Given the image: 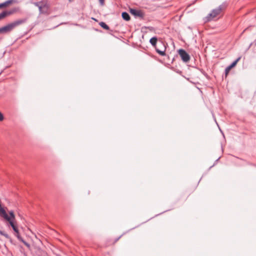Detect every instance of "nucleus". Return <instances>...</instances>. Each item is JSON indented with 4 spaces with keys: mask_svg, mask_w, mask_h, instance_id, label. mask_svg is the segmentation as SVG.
Returning <instances> with one entry per match:
<instances>
[{
    "mask_svg": "<svg viewBox=\"0 0 256 256\" xmlns=\"http://www.w3.org/2000/svg\"><path fill=\"white\" fill-rule=\"evenodd\" d=\"M34 4L38 8L40 13V14H48L50 7L48 4L46 3H44L42 2H36Z\"/></svg>",
    "mask_w": 256,
    "mask_h": 256,
    "instance_id": "obj_1",
    "label": "nucleus"
},
{
    "mask_svg": "<svg viewBox=\"0 0 256 256\" xmlns=\"http://www.w3.org/2000/svg\"><path fill=\"white\" fill-rule=\"evenodd\" d=\"M166 44L162 40H159L158 44L154 48L156 52L161 56H166Z\"/></svg>",
    "mask_w": 256,
    "mask_h": 256,
    "instance_id": "obj_2",
    "label": "nucleus"
},
{
    "mask_svg": "<svg viewBox=\"0 0 256 256\" xmlns=\"http://www.w3.org/2000/svg\"><path fill=\"white\" fill-rule=\"evenodd\" d=\"M10 216H8L4 209L0 214V216L3 218L6 221L10 222H14L15 220V215L13 210H10L8 212Z\"/></svg>",
    "mask_w": 256,
    "mask_h": 256,
    "instance_id": "obj_3",
    "label": "nucleus"
},
{
    "mask_svg": "<svg viewBox=\"0 0 256 256\" xmlns=\"http://www.w3.org/2000/svg\"><path fill=\"white\" fill-rule=\"evenodd\" d=\"M26 21H27L26 18L18 19V20H16L8 24L10 30L12 32L16 27L18 26H19L24 24L25 22H26Z\"/></svg>",
    "mask_w": 256,
    "mask_h": 256,
    "instance_id": "obj_4",
    "label": "nucleus"
},
{
    "mask_svg": "<svg viewBox=\"0 0 256 256\" xmlns=\"http://www.w3.org/2000/svg\"><path fill=\"white\" fill-rule=\"evenodd\" d=\"M178 54L183 62H188L190 60V56L182 48L178 50Z\"/></svg>",
    "mask_w": 256,
    "mask_h": 256,
    "instance_id": "obj_5",
    "label": "nucleus"
},
{
    "mask_svg": "<svg viewBox=\"0 0 256 256\" xmlns=\"http://www.w3.org/2000/svg\"><path fill=\"white\" fill-rule=\"evenodd\" d=\"M220 8H216L215 9H214L212 12L209 14L208 16L206 18V21H210L212 20L214 18H216L217 16H218L220 13L221 12L220 11Z\"/></svg>",
    "mask_w": 256,
    "mask_h": 256,
    "instance_id": "obj_6",
    "label": "nucleus"
},
{
    "mask_svg": "<svg viewBox=\"0 0 256 256\" xmlns=\"http://www.w3.org/2000/svg\"><path fill=\"white\" fill-rule=\"evenodd\" d=\"M130 13L134 16L135 17H139L140 18L143 19L144 16V13L141 10L134 8L130 9Z\"/></svg>",
    "mask_w": 256,
    "mask_h": 256,
    "instance_id": "obj_7",
    "label": "nucleus"
},
{
    "mask_svg": "<svg viewBox=\"0 0 256 256\" xmlns=\"http://www.w3.org/2000/svg\"><path fill=\"white\" fill-rule=\"evenodd\" d=\"M241 58L238 57V58H236L234 61L230 66H227L224 70L225 72V76L226 77L228 74L230 70L234 67L236 64L240 60Z\"/></svg>",
    "mask_w": 256,
    "mask_h": 256,
    "instance_id": "obj_8",
    "label": "nucleus"
},
{
    "mask_svg": "<svg viewBox=\"0 0 256 256\" xmlns=\"http://www.w3.org/2000/svg\"><path fill=\"white\" fill-rule=\"evenodd\" d=\"M18 3V0H7L3 2L0 3V9L8 7L12 4Z\"/></svg>",
    "mask_w": 256,
    "mask_h": 256,
    "instance_id": "obj_9",
    "label": "nucleus"
},
{
    "mask_svg": "<svg viewBox=\"0 0 256 256\" xmlns=\"http://www.w3.org/2000/svg\"><path fill=\"white\" fill-rule=\"evenodd\" d=\"M10 32L11 30L8 24L0 28V34H6Z\"/></svg>",
    "mask_w": 256,
    "mask_h": 256,
    "instance_id": "obj_10",
    "label": "nucleus"
},
{
    "mask_svg": "<svg viewBox=\"0 0 256 256\" xmlns=\"http://www.w3.org/2000/svg\"><path fill=\"white\" fill-rule=\"evenodd\" d=\"M18 8H14L10 10H4V13L5 14L6 17V16H10L14 14L15 12H16L18 11Z\"/></svg>",
    "mask_w": 256,
    "mask_h": 256,
    "instance_id": "obj_11",
    "label": "nucleus"
},
{
    "mask_svg": "<svg viewBox=\"0 0 256 256\" xmlns=\"http://www.w3.org/2000/svg\"><path fill=\"white\" fill-rule=\"evenodd\" d=\"M158 38L156 36L152 37L150 40V44L154 48H155L156 46L158 44Z\"/></svg>",
    "mask_w": 256,
    "mask_h": 256,
    "instance_id": "obj_12",
    "label": "nucleus"
},
{
    "mask_svg": "<svg viewBox=\"0 0 256 256\" xmlns=\"http://www.w3.org/2000/svg\"><path fill=\"white\" fill-rule=\"evenodd\" d=\"M122 18L126 21H129L130 19V14L126 12H124L122 14Z\"/></svg>",
    "mask_w": 256,
    "mask_h": 256,
    "instance_id": "obj_13",
    "label": "nucleus"
},
{
    "mask_svg": "<svg viewBox=\"0 0 256 256\" xmlns=\"http://www.w3.org/2000/svg\"><path fill=\"white\" fill-rule=\"evenodd\" d=\"M9 224L11 226V227L12 228V230L15 232V233H18V229L17 227L16 224H15L14 222H10Z\"/></svg>",
    "mask_w": 256,
    "mask_h": 256,
    "instance_id": "obj_14",
    "label": "nucleus"
},
{
    "mask_svg": "<svg viewBox=\"0 0 256 256\" xmlns=\"http://www.w3.org/2000/svg\"><path fill=\"white\" fill-rule=\"evenodd\" d=\"M228 6V4L226 2H224L222 4H220V6H219L218 8H220V12H222V11H223Z\"/></svg>",
    "mask_w": 256,
    "mask_h": 256,
    "instance_id": "obj_15",
    "label": "nucleus"
},
{
    "mask_svg": "<svg viewBox=\"0 0 256 256\" xmlns=\"http://www.w3.org/2000/svg\"><path fill=\"white\" fill-rule=\"evenodd\" d=\"M0 234L2 236H4L6 238L8 239L11 243H12V238L9 236V235L6 233L5 232L0 230Z\"/></svg>",
    "mask_w": 256,
    "mask_h": 256,
    "instance_id": "obj_16",
    "label": "nucleus"
},
{
    "mask_svg": "<svg viewBox=\"0 0 256 256\" xmlns=\"http://www.w3.org/2000/svg\"><path fill=\"white\" fill-rule=\"evenodd\" d=\"M18 240L22 242L28 248H30V244L26 241H25L22 236H18Z\"/></svg>",
    "mask_w": 256,
    "mask_h": 256,
    "instance_id": "obj_17",
    "label": "nucleus"
},
{
    "mask_svg": "<svg viewBox=\"0 0 256 256\" xmlns=\"http://www.w3.org/2000/svg\"><path fill=\"white\" fill-rule=\"evenodd\" d=\"M100 26L104 29L108 30L110 29L109 26L104 22H101L99 23Z\"/></svg>",
    "mask_w": 256,
    "mask_h": 256,
    "instance_id": "obj_18",
    "label": "nucleus"
},
{
    "mask_svg": "<svg viewBox=\"0 0 256 256\" xmlns=\"http://www.w3.org/2000/svg\"><path fill=\"white\" fill-rule=\"evenodd\" d=\"M235 158L238 159V160H240V161H242V162H244V163H245L246 164H248V165H250V166H252L253 165L252 163H250V162H247L246 160L242 159V158H238V157H236V156H235Z\"/></svg>",
    "mask_w": 256,
    "mask_h": 256,
    "instance_id": "obj_19",
    "label": "nucleus"
},
{
    "mask_svg": "<svg viewBox=\"0 0 256 256\" xmlns=\"http://www.w3.org/2000/svg\"><path fill=\"white\" fill-rule=\"evenodd\" d=\"M5 18V14L4 13V12L2 11L1 13H0V20L4 19Z\"/></svg>",
    "mask_w": 256,
    "mask_h": 256,
    "instance_id": "obj_20",
    "label": "nucleus"
},
{
    "mask_svg": "<svg viewBox=\"0 0 256 256\" xmlns=\"http://www.w3.org/2000/svg\"><path fill=\"white\" fill-rule=\"evenodd\" d=\"M200 71L206 78H208V74L203 70L200 69Z\"/></svg>",
    "mask_w": 256,
    "mask_h": 256,
    "instance_id": "obj_21",
    "label": "nucleus"
},
{
    "mask_svg": "<svg viewBox=\"0 0 256 256\" xmlns=\"http://www.w3.org/2000/svg\"><path fill=\"white\" fill-rule=\"evenodd\" d=\"M4 119V116L0 112V121L3 120Z\"/></svg>",
    "mask_w": 256,
    "mask_h": 256,
    "instance_id": "obj_22",
    "label": "nucleus"
},
{
    "mask_svg": "<svg viewBox=\"0 0 256 256\" xmlns=\"http://www.w3.org/2000/svg\"><path fill=\"white\" fill-rule=\"evenodd\" d=\"M101 6H104V0H98Z\"/></svg>",
    "mask_w": 256,
    "mask_h": 256,
    "instance_id": "obj_23",
    "label": "nucleus"
},
{
    "mask_svg": "<svg viewBox=\"0 0 256 256\" xmlns=\"http://www.w3.org/2000/svg\"><path fill=\"white\" fill-rule=\"evenodd\" d=\"M236 164L238 166H243L244 165V164L242 162H236Z\"/></svg>",
    "mask_w": 256,
    "mask_h": 256,
    "instance_id": "obj_24",
    "label": "nucleus"
},
{
    "mask_svg": "<svg viewBox=\"0 0 256 256\" xmlns=\"http://www.w3.org/2000/svg\"><path fill=\"white\" fill-rule=\"evenodd\" d=\"M15 236L18 238V236H21L20 234V232H19V230H18V233H16L15 234Z\"/></svg>",
    "mask_w": 256,
    "mask_h": 256,
    "instance_id": "obj_25",
    "label": "nucleus"
},
{
    "mask_svg": "<svg viewBox=\"0 0 256 256\" xmlns=\"http://www.w3.org/2000/svg\"><path fill=\"white\" fill-rule=\"evenodd\" d=\"M122 236H120L119 237H118V238H116L114 241V243H116V242H118V240L122 237Z\"/></svg>",
    "mask_w": 256,
    "mask_h": 256,
    "instance_id": "obj_26",
    "label": "nucleus"
},
{
    "mask_svg": "<svg viewBox=\"0 0 256 256\" xmlns=\"http://www.w3.org/2000/svg\"><path fill=\"white\" fill-rule=\"evenodd\" d=\"M92 19H93L94 20H95V21H97L96 19V18H92Z\"/></svg>",
    "mask_w": 256,
    "mask_h": 256,
    "instance_id": "obj_27",
    "label": "nucleus"
},
{
    "mask_svg": "<svg viewBox=\"0 0 256 256\" xmlns=\"http://www.w3.org/2000/svg\"><path fill=\"white\" fill-rule=\"evenodd\" d=\"M255 44H256V39L254 40Z\"/></svg>",
    "mask_w": 256,
    "mask_h": 256,
    "instance_id": "obj_28",
    "label": "nucleus"
}]
</instances>
